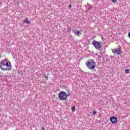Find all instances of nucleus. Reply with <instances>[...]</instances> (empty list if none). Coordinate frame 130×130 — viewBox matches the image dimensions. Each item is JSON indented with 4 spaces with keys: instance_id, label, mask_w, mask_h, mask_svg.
Here are the masks:
<instances>
[{
    "instance_id": "nucleus-1",
    "label": "nucleus",
    "mask_w": 130,
    "mask_h": 130,
    "mask_svg": "<svg viewBox=\"0 0 130 130\" xmlns=\"http://www.w3.org/2000/svg\"><path fill=\"white\" fill-rule=\"evenodd\" d=\"M0 68L2 71H11L12 65L8 59H5L0 62Z\"/></svg>"
},
{
    "instance_id": "nucleus-2",
    "label": "nucleus",
    "mask_w": 130,
    "mask_h": 130,
    "mask_svg": "<svg viewBox=\"0 0 130 130\" xmlns=\"http://www.w3.org/2000/svg\"><path fill=\"white\" fill-rule=\"evenodd\" d=\"M86 65L89 70H94L96 68L97 64L94 60L90 59L86 62Z\"/></svg>"
},
{
    "instance_id": "nucleus-3",
    "label": "nucleus",
    "mask_w": 130,
    "mask_h": 130,
    "mask_svg": "<svg viewBox=\"0 0 130 130\" xmlns=\"http://www.w3.org/2000/svg\"><path fill=\"white\" fill-rule=\"evenodd\" d=\"M92 44L94 46L96 49L98 50H101L102 49V44L101 42H97L96 41H94Z\"/></svg>"
},
{
    "instance_id": "nucleus-4",
    "label": "nucleus",
    "mask_w": 130,
    "mask_h": 130,
    "mask_svg": "<svg viewBox=\"0 0 130 130\" xmlns=\"http://www.w3.org/2000/svg\"><path fill=\"white\" fill-rule=\"evenodd\" d=\"M58 98L60 100H67V98H68V94H67V92L64 91H61L58 94Z\"/></svg>"
},
{
    "instance_id": "nucleus-5",
    "label": "nucleus",
    "mask_w": 130,
    "mask_h": 130,
    "mask_svg": "<svg viewBox=\"0 0 130 130\" xmlns=\"http://www.w3.org/2000/svg\"><path fill=\"white\" fill-rule=\"evenodd\" d=\"M112 51L113 53H115V54H118V55L121 54V50L119 48L112 49Z\"/></svg>"
},
{
    "instance_id": "nucleus-6",
    "label": "nucleus",
    "mask_w": 130,
    "mask_h": 130,
    "mask_svg": "<svg viewBox=\"0 0 130 130\" xmlns=\"http://www.w3.org/2000/svg\"><path fill=\"white\" fill-rule=\"evenodd\" d=\"M110 120L111 122L113 124L116 123V122H117V118H116V117L113 116L110 118Z\"/></svg>"
},
{
    "instance_id": "nucleus-7",
    "label": "nucleus",
    "mask_w": 130,
    "mask_h": 130,
    "mask_svg": "<svg viewBox=\"0 0 130 130\" xmlns=\"http://www.w3.org/2000/svg\"><path fill=\"white\" fill-rule=\"evenodd\" d=\"M75 35H77V36H79V35H80V34H81V32L80 31H76L75 32Z\"/></svg>"
},
{
    "instance_id": "nucleus-8",
    "label": "nucleus",
    "mask_w": 130,
    "mask_h": 130,
    "mask_svg": "<svg viewBox=\"0 0 130 130\" xmlns=\"http://www.w3.org/2000/svg\"><path fill=\"white\" fill-rule=\"evenodd\" d=\"M25 22H26V24H31V21H29L28 20V18H26Z\"/></svg>"
},
{
    "instance_id": "nucleus-9",
    "label": "nucleus",
    "mask_w": 130,
    "mask_h": 130,
    "mask_svg": "<svg viewBox=\"0 0 130 130\" xmlns=\"http://www.w3.org/2000/svg\"><path fill=\"white\" fill-rule=\"evenodd\" d=\"M101 55H98V58H101L102 57V52H101Z\"/></svg>"
},
{
    "instance_id": "nucleus-10",
    "label": "nucleus",
    "mask_w": 130,
    "mask_h": 130,
    "mask_svg": "<svg viewBox=\"0 0 130 130\" xmlns=\"http://www.w3.org/2000/svg\"><path fill=\"white\" fill-rule=\"evenodd\" d=\"M125 73L126 74H128V73H129V70H128V69H126V70H125Z\"/></svg>"
},
{
    "instance_id": "nucleus-11",
    "label": "nucleus",
    "mask_w": 130,
    "mask_h": 130,
    "mask_svg": "<svg viewBox=\"0 0 130 130\" xmlns=\"http://www.w3.org/2000/svg\"><path fill=\"white\" fill-rule=\"evenodd\" d=\"M72 111H75V110H76V107H72Z\"/></svg>"
},
{
    "instance_id": "nucleus-12",
    "label": "nucleus",
    "mask_w": 130,
    "mask_h": 130,
    "mask_svg": "<svg viewBox=\"0 0 130 130\" xmlns=\"http://www.w3.org/2000/svg\"><path fill=\"white\" fill-rule=\"evenodd\" d=\"M87 9L88 10H91L92 9V7L91 6H88L87 7Z\"/></svg>"
},
{
    "instance_id": "nucleus-13",
    "label": "nucleus",
    "mask_w": 130,
    "mask_h": 130,
    "mask_svg": "<svg viewBox=\"0 0 130 130\" xmlns=\"http://www.w3.org/2000/svg\"><path fill=\"white\" fill-rule=\"evenodd\" d=\"M93 115H95V114H97V111H94L93 112Z\"/></svg>"
},
{
    "instance_id": "nucleus-14",
    "label": "nucleus",
    "mask_w": 130,
    "mask_h": 130,
    "mask_svg": "<svg viewBox=\"0 0 130 130\" xmlns=\"http://www.w3.org/2000/svg\"><path fill=\"white\" fill-rule=\"evenodd\" d=\"M113 3H116V0H111Z\"/></svg>"
},
{
    "instance_id": "nucleus-15",
    "label": "nucleus",
    "mask_w": 130,
    "mask_h": 130,
    "mask_svg": "<svg viewBox=\"0 0 130 130\" xmlns=\"http://www.w3.org/2000/svg\"><path fill=\"white\" fill-rule=\"evenodd\" d=\"M71 28H69L68 30V32H71Z\"/></svg>"
},
{
    "instance_id": "nucleus-16",
    "label": "nucleus",
    "mask_w": 130,
    "mask_h": 130,
    "mask_svg": "<svg viewBox=\"0 0 130 130\" xmlns=\"http://www.w3.org/2000/svg\"><path fill=\"white\" fill-rule=\"evenodd\" d=\"M45 78H46L47 80H48V76H45Z\"/></svg>"
},
{
    "instance_id": "nucleus-17",
    "label": "nucleus",
    "mask_w": 130,
    "mask_h": 130,
    "mask_svg": "<svg viewBox=\"0 0 130 130\" xmlns=\"http://www.w3.org/2000/svg\"><path fill=\"white\" fill-rule=\"evenodd\" d=\"M41 130H45V128L44 127H42L41 128Z\"/></svg>"
},
{
    "instance_id": "nucleus-18",
    "label": "nucleus",
    "mask_w": 130,
    "mask_h": 130,
    "mask_svg": "<svg viewBox=\"0 0 130 130\" xmlns=\"http://www.w3.org/2000/svg\"><path fill=\"white\" fill-rule=\"evenodd\" d=\"M128 36L129 38H130V32L128 33Z\"/></svg>"
},
{
    "instance_id": "nucleus-19",
    "label": "nucleus",
    "mask_w": 130,
    "mask_h": 130,
    "mask_svg": "<svg viewBox=\"0 0 130 130\" xmlns=\"http://www.w3.org/2000/svg\"><path fill=\"white\" fill-rule=\"evenodd\" d=\"M69 8H72V5H70Z\"/></svg>"
}]
</instances>
